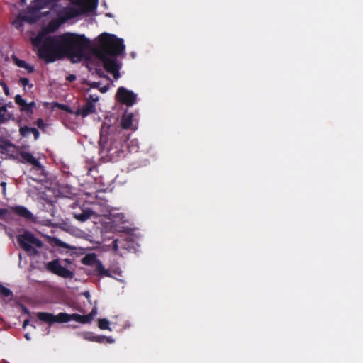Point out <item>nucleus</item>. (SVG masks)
<instances>
[{
    "label": "nucleus",
    "mask_w": 363,
    "mask_h": 363,
    "mask_svg": "<svg viewBox=\"0 0 363 363\" xmlns=\"http://www.w3.org/2000/svg\"><path fill=\"white\" fill-rule=\"evenodd\" d=\"M97 313V309L96 308H93L91 311L86 315V316L89 317V319H90V323L93 320L94 316L96 315Z\"/></svg>",
    "instance_id": "nucleus-34"
},
{
    "label": "nucleus",
    "mask_w": 363,
    "mask_h": 363,
    "mask_svg": "<svg viewBox=\"0 0 363 363\" xmlns=\"http://www.w3.org/2000/svg\"><path fill=\"white\" fill-rule=\"evenodd\" d=\"M0 295L4 297H12L13 292L11 290L0 284Z\"/></svg>",
    "instance_id": "nucleus-26"
},
{
    "label": "nucleus",
    "mask_w": 363,
    "mask_h": 363,
    "mask_svg": "<svg viewBox=\"0 0 363 363\" xmlns=\"http://www.w3.org/2000/svg\"><path fill=\"white\" fill-rule=\"evenodd\" d=\"M12 213L18 216H20L26 220H32L33 218V213L25 206H15L11 208Z\"/></svg>",
    "instance_id": "nucleus-14"
},
{
    "label": "nucleus",
    "mask_w": 363,
    "mask_h": 363,
    "mask_svg": "<svg viewBox=\"0 0 363 363\" xmlns=\"http://www.w3.org/2000/svg\"><path fill=\"white\" fill-rule=\"evenodd\" d=\"M26 4V0H20L21 6H24Z\"/></svg>",
    "instance_id": "nucleus-47"
},
{
    "label": "nucleus",
    "mask_w": 363,
    "mask_h": 363,
    "mask_svg": "<svg viewBox=\"0 0 363 363\" xmlns=\"http://www.w3.org/2000/svg\"><path fill=\"white\" fill-rule=\"evenodd\" d=\"M10 142L11 141L9 140L0 136V150H2L4 147H5V146Z\"/></svg>",
    "instance_id": "nucleus-30"
},
{
    "label": "nucleus",
    "mask_w": 363,
    "mask_h": 363,
    "mask_svg": "<svg viewBox=\"0 0 363 363\" xmlns=\"http://www.w3.org/2000/svg\"><path fill=\"white\" fill-rule=\"evenodd\" d=\"M100 83L99 82H93L91 84V87L92 88H99Z\"/></svg>",
    "instance_id": "nucleus-43"
},
{
    "label": "nucleus",
    "mask_w": 363,
    "mask_h": 363,
    "mask_svg": "<svg viewBox=\"0 0 363 363\" xmlns=\"http://www.w3.org/2000/svg\"><path fill=\"white\" fill-rule=\"evenodd\" d=\"M33 44L38 47V55L46 63L53 62L63 57L59 36L38 35L33 40Z\"/></svg>",
    "instance_id": "nucleus-3"
},
{
    "label": "nucleus",
    "mask_w": 363,
    "mask_h": 363,
    "mask_svg": "<svg viewBox=\"0 0 363 363\" xmlns=\"http://www.w3.org/2000/svg\"><path fill=\"white\" fill-rule=\"evenodd\" d=\"M1 185L5 186V185H6V184H5L4 182H2V183H1Z\"/></svg>",
    "instance_id": "nucleus-49"
},
{
    "label": "nucleus",
    "mask_w": 363,
    "mask_h": 363,
    "mask_svg": "<svg viewBox=\"0 0 363 363\" xmlns=\"http://www.w3.org/2000/svg\"><path fill=\"white\" fill-rule=\"evenodd\" d=\"M56 244L60 247H67V244H65L64 242L61 241L60 240H57Z\"/></svg>",
    "instance_id": "nucleus-40"
},
{
    "label": "nucleus",
    "mask_w": 363,
    "mask_h": 363,
    "mask_svg": "<svg viewBox=\"0 0 363 363\" xmlns=\"http://www.w3.org/2000/svg\"><path fill=\"white\" fill-rule=\"evenodd\" d=\"M83 337L85 340L93 342V339L94 338V334L93 333L86 332L83 334Z\"/></svg>",
    "instance_id": "nucleus-31"
},
{
    "label": "nucleus",
    "mask_w": 363,
    "mask_h": 363,
    "mask_svg": "<svg viewBox=\"0 0 363 363\" xmlns=\"http://www.w3.org/2000/svg\"><path fill=\"white\" fill-rule=\"evenodd\" d=\"M133 114L125 111L121 117V125L123 129H130L133 123Z\"/></svg>",
    "instance_id": "nucleus-16"
},
{
    "label": "nucleus",
    "mask_w": 363,
    "mask_h": 363,
    "mask_svg": "<svg viewBox=\"0 0 363 363\" xmlns=\"http://www.w3.org/2000/svg\"><path fill=\"white\" fill-rule=\"evenodd\" d=\"M108 152H109V154H110L111 155H113L114 154H116H116L118 155V156H120V155H119V154L123 152L121 151V149H120V150H114V148H113V147H111L109 148Z\"/></svg>",
    "instance_id": "nucleus-35"
},
{
    "label": "nucleus",
    "mask_w": 363,
    "mask_h": 363,
    "mask_svg": "<svg viewBox=\"0 0 363 363\" xmlns=\"http://www.w3.org/2000/svg\"><path fill=\"white\" fill-rule=\"evenodd\" d=\"M28 323H29V320L28 319L25 320L23 323V327L25 328L27 325H28Z\"/></svg>",
    "instance_id": "nucleus-45"
},
{
    "label": "nucleus",
    "mask_w": 363,
    "mask_h": 363,
    "mask_svg": "<svg viewBox=\"0 0 363 363\" xmlns=\"http://www.w3.org/2000/svg\"><path fill=\"white\" fill-rule=\"evenodd\" d=\"M1 152L2 154H6L11 158H16L18 150L16 146L10 142L8 145L5 146L2 150H1Z\"/></svg>",
    "instance_id": "nucleus-18"
},
{
    "label": "nucleus",
    "mask_w": 363,
    "mask_h": 363,
    "mask_svg": "<svg viewBox=\"0 0 363 363\" xmlns=\"http://www.w3.org/2000/svg\"><path fill=\"white\" fill-rule=\"evenodd\" d=\"M93 214V211L90 209H82L80 212H74L73 216L75 219L80 222H85L89 218H90L91 216Z\"/></svg>",
    "instance_id": "nucleus-17"
},
{
    "label": "nucleus",
    "mask_w": 363,
    "mask_h": 363,
    "mask_svg": "<svg viewBox=\"0 0 363 363\" xmlns=\"http://www.w3.org/2000/svg\"><path fill=\"white\" fill-rule=\"evenodd\" d=\"M98 261H99V259H97L96 254L90 253V254L86 255L82 258V262L84 264H86V265H93V264H96Z\"/></svg>",
    "instance_id": "nucleus-20"
},
{
    "label": "nucleus",
    "mask_w": 363,
    "mask_h": 363,
    "mask_svg": "<svg viewBox=\"0 0 363 363\" xmlns=\"http://www.w3.org/2000/svg\"><path fill=\"white\" fill-rule=\"evenodd\" d=\"M95 267L96 274L99 277H111L110 272L104 268L101 261L99 260L95 264Z\"/></svg>",
    "instance_id": "nucleus-19"
},
{
    "label": "nucleus",
    "mask_w": 363,
    "mask_h": 363,
    "mask_svg": "<svg viewBox=\"0 0 363 363\" xmlns=\"http://www.w3.org/2000/svg\"><path fill=\"white\" fill-rule=\"evenodd\" d=\"M87 13L83 8H77L75 6H67L65 8L62 14L65 19H72L82 14Z\"/></svg>",
    "instance_id": "nucleus-12"
},
{
    "label": "nucleus",
    "mask_w": 363,
    "mask_h": 363,
    "mask_svg": "<svg viewBox=\"0 0 363 363\" xmlns=\"http://www.w3.org/2000/svg\"><path fill=\"white\" fill-rule=\"evenodd\" d=\"M116 97L118 101L127 106H132L137 100V95L123 86L118 89Z\"/></svg>",
    "instance_id": "nucleus-8"
},
{
    "label": "nucleus",
    "mask_w": 363,
    "mask_h": 363,
    "mask_svg": "<svg viewBox=\"0 0 363 363\" xmlns=\"http://www.w3.org/2000/svg\"><path fill=\"white\" fill-rule=\"evenodd\" d=\"M77 77L74 74H69L66 77L67 82H72L76 80Z\"/></svg>",
    "instance_id": "nucleus-39"
},
{
    "label": "nucleus",
    "mask_w": 363,
    "mask_h": 363,
    "mask_svg": "<svg viewBox=\"0 0 363 363\" xmlns=\"http://www.w3.org/2000/svg\"><path fill=\"white\" fill-rule=\"evenodd\" d=\"M30 133L33 135L34 139L35 140H38L40 137V133L37 128H30L27 125L21 126L19 128L20 135L23 138L28 137Z\"/></svg>",
    "instance_id": "nucleus-15"
},
{
    "label": "nucleus",
    "mask_w": 363,
    "mask_h": 363,
    "mask_svg": "<svg viewBox=\"0 0 363 363\" xmlns=\"http://www.w3.org/2000/svg\"><path fill=\"white\" fill-rule=\"evenodd\" d=\"M1 86H2L3 88V90L4 91V94L6 95V96H9V89L7 86V84H6V82H1Z\"/></svg>",
    "instance_id": "nucleus-36"
},
{
    "label": "nucleus",
    "mask_w": 363,
    "mask_h": 363,
    "mask_svg": "<svg viewBox=\"0 0 363 363\" xmlns=\"http://www.w3.org/2000/svg\"><path fill=\"white\" fill-rule=\"evenodd\" d=\"M23 17L24 14L23 12H21L18 17L13 21V25L16 28L19 29L23 26V22L25 21Z\"/></svg>",
    "instance_id": "nucleus-25"
},
{
    "label": "nucleus",
    "mask_w": 363,
    "mask_h": 363,
    "mask_svg": "<svg viewBox=\"0 0 363 363\" xmlns=\"http://www.w3.org/2000/svg\"><path fill=\"white\" fill-rule=\"evenodd\" d=\"M15 103L18 106L21 112L26 113L28 117L33 114V110L36 106L35 101L27 103L19 94L14 97Z\"/></svg>",
    "instance_id": "nucleus-9"
},
{
    "label": "nucleus",
    "mask_w": 363,
    "mask_h": 363,
    "mask_svg": "<svg viewBox=\"0 0 363 363\" xmlns=\"http://www.w3.org/2000/svg\"><path fill=\"white\" fill-rule=\"evenodd\" d=\"M24 69H26L28 73H33L34 72V67L28 65V63Z\"/></svg>",
    "instance_id": "nucleus-38"
},
{
    "label": "nucleus",
    "mask_w": 363,
    "mask_h": 363,
    "mask_svg": "<svg viewBox=\"0 0 363 363\" xmlns=\"http://www.w3.org/2000/svg\"><path fill=\"white\" fill-rule=\"evenodd\" d=\"M17 241L20 247L26 252H30L32 250L36 252L31 245L37 247H41L43 246L42 241L35 237V235L29 231H25L23 234L18 235L17 236Z\"/></svg>",
    "instance_id": "nucleus-5"
},
{
    "label": "nucleus",
    "mask_w": 363,
    "mask_h": 363,
    "mask_svg": "<svg viewBox=\"0 0 363 363\" xmlns=\"http://www.w3.org/2000/svg\"><path fill=\"white\" fill-rule=\"evenodd\" d=\"M45 269L48 272L65 279H72L74 277V272L62 266L58 259L46 263Z\"/></svg>",
    "instance_id": "nucleus-6"
},
{
    "label": "nucleus",
    "mask_w": 363,
    "mask_h": 363,
    "mask_svg": "<svg viewBox=\"0 0 363 363\" xmlns=\"http://www.w3.org/2000/svg\"><path fill=\"white\" fill-rule=\"evenodd\" d=\"M63 56H69L72 61H79L87 49L89 40L84 35L65 33L58 35Z\"/></svg>",
    "instance_id": "nucleus-2"
},
{
    "label": "nucleus",
    "mask_w": 363,
    "mask_h": 363,
    "mask_svg": "<svg viewBox=\"0 0 363 363\" xmlns=\"http://www.w3.org/2000/svg\"><path fill=\"white\" fill-rule=\"evenodd\" d=\"M38 318L45 323L52 324L54 323H67L70 321V314L66 313H60L57 315L46 312H39L37 313Z\"/></svg>",
    "instance_id": "nucleus-7"
},
{
    "label": "nucleus",
    "mask_w": 363,
    "mask_h": 363,
    "mask_svg": "<svg viewBox=\"0 0 363 363\" xmlns=\"http://www.w3.org/2000/svg\"><path fill=\"white\" fill-rule=\"evenodd\" d=\"M60 0H33L27 6L26 10L22 11L24 14V21L30 23H35L40 19V11L43 9H53Z\"/></svg>",
    "instance_id": "nucleus-4"
},
{
    "label": "nucleus",
    "mask_w": 363,
    "mask_h": 363,
    "mask_svg": "<svg viewBox=\"0 0 363 363\" xmlns=\"http://www.w3.org/2000/svg\"><path fill=\"white\" fill-rule=\"evenodd\" d=\"M105 338H106V336L105 335H95L94 338L93 339V342H96L98 343H103L105 342Z\"/></svg>",
    "instance_id": "nucleus-29"
},
{
    "label": "nucleus",
    "mask_w": 363,
    "mask_h": 363,
    "mask_svg": "<svg viewBox=\"0 0 363 363\" xmlns=\"http://www.w3.org/2000/svg\"><path fill=\"white\" fill-rule=\"evenodd\" d=\"M62 109L66 110V111H68L71 112V111L69 110V108L68 106H65V105L62 106Z\"/></svg>",
    "instance_id": "nucleus-46"
},
{
    "label": "nucleus",
    "mask_w": 363,
    "mask_h": 363,
    "mask_svg": "<svg viewBox=\"0 0 363 363\" xmlns=\"http://www.w3.org/2000/svg\"><path fill=\"white\" fill-rule=\"evenodd\" d=\"M107 90H108L107 86H104V87L99 89V91L102 93H105Z\"/></svg>",
    "instance_id": "nucleus-44"
},
{
    "label": "nucleus",
    "mask_w": 363,
    "mask_h": 363,
    "mask_svg": "<svg viewBox=\"0 0 363 363\" xmlns=\"http://www.w3.org/2000/svg\"><path fill=\"white\" fill-rule=\"evenodd\" d=\"M20 84L23 87H26V86H28L30 88H32L33 86V84L29 83V79L26 77H21L19 80Z\"/></svg>",
    "instance_id": "nucleus-28"
},
{
    "label": "nucleus",
    "mask_w": 363,
    "mask_h": 363,
    "mask_svg": "<svg viewBox=\"0 0 363 363\" xmlns=\"http://www.w3.org/2000/svg\"><path fill=\"white\" fill-rule=\"evenodd\" d=\"M65 262L66 263H67V264H70V263H71V261H70L69 259H65Z\"/></svg>",
    "instance_id": "nucleus-48"
},
{
    "label": "nucleus",
    "mask_w": 363,
    "mask_h": 363,
    "mask_svg": "<svg viewBox=\"0 0 363 363\" xmlns=\"http://www.w3.org/2000/svg\"><path fill=\"white\" fill-rule=\"evenodd\" d=\"M100 50L96 52L97 57L103 62L106 71L112 74L116 79L119 77L120 66L115 58L124 52L125 46L122 38H117L113 34L101 33L99 36Z\"/></svg>",
    "instance_id": "nucleus-1"
},
{
    "label": "nucleus",
    "mask_w": 363,
    "mask_h": 363,
    "mask_svg": "<svg viewBox=\"0 0 363 363\" xmlns=\"http://www.w3.org/2000/svg\"><path fill=\"white\" fill-rule=\"evenodd\" d=\"M12 59L15 65H17L18 67H26L27 64L26 61L18 59L16 55H13Z\"/></svg>",
    "instance_id": "nucleus-27"
},
{
    "label": "nucleus",
    "mask_w": 363,
    "mask_h": 363,
    "mask_svg": "<svg viewBox=\"0 0 363 363\" xmlns=\"http://www.w3.org/2000/svg\"><path fill=\"white\" fill-rule=\"evenodd\" d=\"M77 8H83L86 12L96 9L99 0H69Z\"/></svg>",
    "instance_id": "nucleus-11"
},
{
    "label": "nucleus",
    "mask_w": 363,
    "mask_h": 363,
    "mask_svg": "<svg viewBox=\"0 0 363 363\" xmlns=\"http://www.w3.org/2000/svg\"><path fill=\"white\" fill-rule=\"evenodd\" d=\"M110 322L106 318H100L98 320V327L101 330H111V328H109Z\"/></svg>",
    "instance_id": "nucleus-24"
},
{
    "label": "nucleus",
    "mask_w": 363,
    "mask_h": 363,
    "mask_svg": "<svg viewBox=\"0 0 363 363\" xmlns=\"http://www.w3.org/2000/svg\"><path fill=\"white\" fill-rule=\"evenodd\" d=\"M17 157H20L18 159L19 162L21 163H28L31 165H33L34 167H36L37 169H41L42 166L40 164V162L38 161V159L35 158L33 155L28 152L26 151H20L18 152Z\"/></svg>",
    "instance_id": "nucleus-10"
},
{
    "label": "nucleus",
    "mask_w": 363,
    "mask_h": 363,
    "mask_svg": "<svg viewBox=\"0 0 363 363\" xmlns=\"http://www.w3.org/2000/svg\"><path fill=\"white\" fill-rule=\"evenodd\" d=\"M11 118V115L7 113V108L6 105L0 107V123H4L9 121Z\"/></svg>",
    "instance_id": "nucleus-23"
},
{
    "label": "nucleus",
    "mask_w": 363,
    "mask_h": 363,
    "mask_svg": "<svg viewBox=\"0 0 363 363\" xmlns=\"http://www.w3.org/2000/svg\"><path fill=\"white\" fill-rule=\"evenodd\" d=\"M96 112V108L92 101H86L81 107L78 108L75 112L77 116H81L83 118Z\"/></svg>",
    "instance_id": "nucleus-13"
},
{
    "label": "nucleus",
    "mask_w": 363,
    "mask_h": 363,
    "mask_svg": "<svg viewBox=\"0 0 363 363\" xmlns=\"http://www.w3.org/2000/svg\"><path fill=\"white\" fill-rule=\"evenodd\" d=\"M35 124L41 130H44V128L46 126L45 123H44V121L42 118L37 119V121L35 122Z\"/></svg>",
    "instance_id": "nucleus-33"
},
{
    "label": "nucleus",
    "mask_w": 363,
    "mask_h": 363,
    "mask_svg": "<svg viewBox=\"0 0 363 363\" xmlns=\"http://www.w3.org/2000/svg\"><path fill=\"white\" fill-rule=\"evenodd\" d=\"M110 128H111V126H109V125L106 127L105 124L102 125L101 128V131H100L101 139H102L104 138V134L106 132L105 128L108 129Z\"/></svg>",
    "instance_id": "nucleus-37"
},
{
    "label": "nucleus",
    "mask_w": 363,
    "mask_h": 363,
    "mask_svg": "<svg viewBox=\"0 0 363 363\" xmlns=\"http://www.w3.org/2000/svg\"><path fill=\"white\" fill-rule=\"evenodd\" d=\"M99 97L96 94H90L89 97L86 99V101H92L93 104L98 101Z\"/></svg>",
    "instance_id": "nucleus-32"
},
{
    "label": "nucleus",
    "mask_w": 363,
    "mask_h": 363,
    "mask_svg": "<svg viewBox=\"0 0 363 363\" xmlns=\"http://www.w3.org/2000/svg\"><path fill=\"white\" fill-rule=\"evenodd\" d=\"M105 341H106V342L108 343H113L114 339L112 338L111 337H106V338H105Z\"/></svg>",
    "instance_id": "nucleus-42"
},
{
    "label": "nucleus",
    "mask_w": 363,
    "mask_h": 363,
    "mask_svg": "<svg viewBox=\"0 0 363 363\" xmlns=\"http://www.w3.org/2000/svg\"><path fill=\"white\" fill-rule=\"evenodd\" d=\"M130 242L123 239H116L113 242V250L117 251L118 248H128L129 247Z\"/></svg>",
    "instance_id": "nucleus-22"
},
{
    "label": "nucleus",
    "mask_w": 363,
    "mask_h": 363,
    "mask_svg": "<svg viewBox=\"0 0 363 363\" xmlns=\"http://www.w3.org/2000/svg\"><path fill=\"white\" fill-rule=\"evenodd\" d=\"M7 213V210L6 208L0 209V217L5 216Z\"/></svg>",
    "instance_id": "nucleus-41"
},
{
    "label": "nucleus",
    "mask_w": 363,
    "mask_h": 363,
    "mask_svg": "<svg viewBox=\"0 0 363 363\" xmlns=\"http://www.w3.org/2000/svg\"><path fill=\"white\" fill-rule=\"evenodd\" d=\"M70 320H75L82 324H87L90 323L89 317L85 315H82L77 313L70 314Z\"/></svg>",
    "instance_id": "nucleus-21"
}]
</instances>
